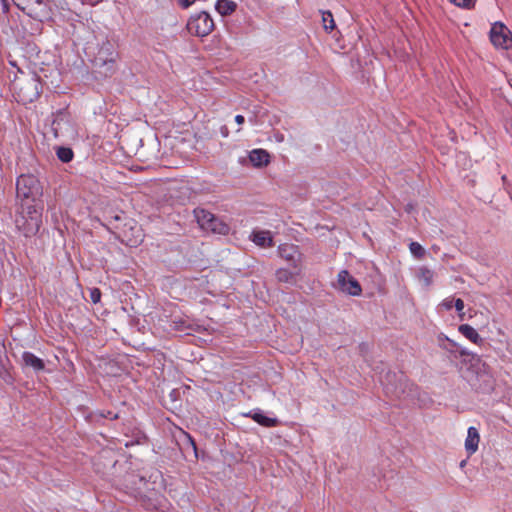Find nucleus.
Returning a JSON list of instances; mask_svg holds the SVG:
<instances>
[{"label":"nucleus","mask_w":512,"mask_h":512,"mask_svg":"<svg viewBox=\"0 0 512 512\" xmlns=\"http://www.w3.org/2000/svg\"><path fill=\"white\" fill-rule=\"evenodd\" d=\"M23 212L15 220L16 227L25 237H31L38 233L42 223V207L37 204H23Z\"/></svg>","instance_id":"obj_1"},{"label":"nucleus","mask_w":512,"mask_h":512,"mask_svg":"<svg viewBox=\"0 0 512 512\" xmlns=\"http://www.w3.org/2000/svg\"><path fill=\"white\" fill-rule=\"evenodd\" d=\"M471 366L476 370L471 372L468 381L470 385L479 392L490 393L494 389L495 380L491 373L486 371V365L476 356H471Z\"/></svg>","instance_id":"obj_2"},{"label":"nucleus","mask_w":512,"mask_h":512,"mask_svg":"<svg viewBox=\"0 0 512 512\" xmlns=\"http://www.w3.org/2000/svg\"><path fill=\"white\" fill-rule=\"evenodd\" d=\"M115 57L113 45L107 41L101 45L92 60L93 67L100 75L111 76L115 72Z\"/></svg>","instance_id":"obj_3"},{"label":"nucleus","mask_w":512,"mask_h":512,"mask_svg":"<svg viewBox=\"0 0 512 512\" xmlns=\"http://www.w3.org/2000/svg\"><path fill=\"white\" fill-rule=\"evenodd\" d=\"M17 198L23 201H36L42 196V187L39 180L33 175H21L16 181Z\"/></svg>","instance_id":"obj_4"},{"label":"nucleus","mask_w":512,"mask_h":512,"mask_svg":"<svg viewBox=\"0 0 512 512\" xmlns=\"http://www.w3.org/2000/svg\"><path fill=\"white\" fill-rule=\"evenodd\" d=\"M381 382L387 393H390L396 398L404 396L406 391H412L413 384L409 383L406 375L402 372H387Z\"/></svg>","instance_id":"obj_5"},{"label":"nucleus","mask_w":512,"mask_h":512,"mask_svg":"<svg viewBox=\"0 0 512 512\" xmlns=\"http://www.w3.org/2000/svg\"><path fill=\"white\" fill-rule=\"evenodd\" d=\"M18 101L23 104L32 103L40 97L42 85L36 77H30L15 85Z\"/></svg>","instance_id":"obj_6"},{"label":"nucleus","mask_w":512,"mask_h":512,"mask_svg":"<svg viewBox=\"0 0 512 512\" xmlns=\"http://www.w3.org/2000/svg\"><path fill=\"white\" fill-rule=\"evenodd\" d=\"M214 29V22L210 15L202 11L190 17L187 23V30L198 37L209 35Z\"/></svg>","instance_id":"obj_7"},{"label":"nucleus","mask_w":512,"mask_h":512,"mask_svg":"<svg viewBox=\"0 0 512 512\" xmlns=\"http://www.w3.org/2000/svg\"><path fill=\"white\" fill-rule=\"evenodd\" d=\"M490 40L496 48L507 50L512 47V33L501 22H496L492 25Z\"/></svg>","instance_id":"obj_8"},{"label":"nucleus","mask_w":512,"mask_h":512,"mask_svg":"<svg viewBox=\"0 0 512 512\" xmlns=\"http://www.w3.org/2000/svg\"><path fill=\"white\" fill-rule=\"evenodd\" d=\"M336 287L351 296H359L362 293L360 283L347 270L338 273Z\"/></svg>","instance_id":"obj_9"},{"label":"nucleus","mask_w":512,"mask_h":512,"mask_svg":"<svg viewBox=\"0 0 512 512\" xmlns=\"http://www.w3.org/2000/svg\"><path fill=\"white\" fill-rule=\"evenodd\" d=\"M279 254L281 258L290 262V265L293 269H297L299 267L298 261L300 259V252L298 247L293 244H281L278 248Z\"/></svg>","instance_id":"obj_10"},{"label":"nucleus","mask_w":512,"mask_h":512,"mask_svg":"<svg viewBox=\"0 0 512 512\" xmlns=\"http://www.w3.org/2000/svg\"><path fill=\"white\" fill-rule=\"evenodd\" d=\"M22 362L25 368L33 370L35 373H39L45 370V362L41 358L29 351H25L22 354Z\"/></svg>","instance_id":"obj_11"},{"label":"nucleus","mask_w":512,"mask_h":512,"mask_svg":"<svg viewBox=\"0 0 512 512\" xmlns=\"http://www.w3.org/2000/svg\"><path fill=\"white\" fill-rule=\"evenodd\" d=\"M479 441L480 435L477 428L469 427L467 431V437L465 440V449L468 455H472L477 451Z\"/></svg>","instance_id":"obj_12"},{"label":"nucleus","mask_w":512,"mask_h":512,"mask_svg":"<svg viewBox=\"0 0 512 512\" xmlns=\"http://www.w3.org/2000/svg\"><path fill=\"white\" fill-rule=\"evenodd\" d=\"M248 416L264 427H275L279 424V420L277 418L268 417L261 410L250 412Z\"/></svg>","instance_id":"obj_13"},{"label":"nucleus","mask_w":512,"mask_h":512,"mask_svg":"<svg viewBox=\"0 0 512 512\" xmlns=\"http://www.w3.org/2000/svg\"><path fill=\"white\" fill-rule=\"evenodd\" d=\"M251 239L256 245L261 247H272L274 245L269 231H253Z\"/></svg>","instance_id":"obj_14"},{"label":"nucleus","mask_w":512,"mask_h":512,"mask_svg":"<svg viewBox=\"0 0 512 512\" xmlns=\"http://www.w3.org/2000/svg\"><path fill=\"white\" fill-rule=\"evenodd\" d=\"M269 153L263 149H254L249 154V159L254 166L262 167L269 163Z\"/></svg>","instance_id":"obj_15"},{"label":"nucleus","mask_w":512,"mask_h":512,"mask_svg":"<svg viewBox=\"0 0 512 512\" xmlns=\"http://www.w3.org/2000/svg\"><path fill=\"white\" fill-rule=\"evenodd\" d=\"M18 9L29 16H33L36 7L42 3V0H13Z\"/></svg>","instance_id":"obj_16"},{"label":"nucleus","mask_w":512,"mask_h":512,"mask_svg":"<svg viewBox=\"0 0 512 512\" xmlns=\"http://www.w3.org/2000/svg\"><path fill=\"white\" fill-rule=\"evenodd\" d=\"M68 122L67 113L64 110H59L52 121L51 127L55 137H59L62 134V124Z\"/></svg>","instance_id":"obj_17"},{"label":"nucleus","mask_w":512,"mask_h":512,"mask_svg":"<svg viewBox=\"0 0 512 512\" xmlns=\"http://www.w3.org/2000/svg\"><path fill=\"white\" fill-rule=\"evenodd\" d=\"M300 272V268L297 267V269H294V271H290L289 269L285 268H279L276 273V279L278 282L281 283H294L295 282V276L298 275Z\"/></svg>","instance_id":"obj_18"},{"label":"nucleus","mask_w":512,"mask_h":512,"mask_svg":"<svg viewBox=\"0 0 512 512\" xmlns=\"http://www.w3.org/2000/svg\"><path fill=\"white\" fill-rule=\"evenodd\" d=\"M237 8L236 2L232 0H218L215 9L222 16L231 15Z\"/></svg>","instance_id":"obj_19"},{"label":"nucleus","mask_w":512,"mask_h":512,"mask_svg":"<svg viewBox=\"0 0 512 512\" xmlns=\"http://www.w3.org/2000/svg\"><path fill=\"white\" fill-rule=\"evenodd\" d=\"M204 230L226 235L229 232V226L214 215L211 223H209Z\"/></svg>","instance_id":"obj_20"},{"label":"nucleus","mask_w":512,"mask_h":512,"mask_svg":"<svg viewBox=\"0 0 512 512\" xmlns=\"http://www.w3.org/2000/svg\"><path fill=\"white\" fill-rule=\"evenodd\" d=\"M459 332L475 344H481L483 339L477 333V331L468 324H462L459 326Z\"/></svg>","instance_id":"obj_21"},{"label":"nucleus","mask_w":512,"mask_h":512,"mask_svg":"<svg viewBox=\"0 0 512 512\" xmlns=\"http://www.w3.org/2000/svg\"><path fill=\"white\" fill-rule=\"evenodd\" d=\"M194 216L199 226L204 230L207 227V225L211 223L214 214H212L208 210L196 208L194 210Z\"/></svg>","instance_id":"obj_22"},{"label":"nucleus","mask_w":512,"mask_h":512,"mask_svg":"<svg viewBox=\"0 0 512 512\" xmlns=\"http://www.w3.org/2000/svg\"><path fill=\"white\" fill-rule=\"evenodd\" d=\"M56 155L60 161H62L63 163H68L73 159L74 152L69 147L61 146L57 148Z\"/></svg>","instance_id":"obj_23"},{"label":"nucleus","mask_w":512,"mask_h":512,"mask_svg":"<svg viewBox=\"0 0 512 512\" xmlns=\"http://www.w3.org/2000/svg\"><path fill=\"white\" fill-rule=\"evenodd\" d=\"M322 23H323L324 29L327 32H331L336 27L333 15H332V13L330 11H323L322 12Z\"/></svg>","instance_id":"obj_24"},{"label":"nucleus","mask_w":512,"mask_h":512,"mask_svg":"<svg viewBox=\"0 0 512 512\" xmlns=\"http://www.w3.org/2000/svg\"><path fill=\"white\" fill-rule=\"evenodd\" d=\"M433 275V272L426 267H422L419 269V278L427 286H429L432 283Z\"/></svg>","instance_id":"obj_25"},{"label":"nucleus","mask_w":512,"mask_h":512,"mask_svg":"<svg viewBox=\"0 0 512 512\" xmlns=\"http://www.w3.org/2000/svg\"><path fill=\"white\" fill-rule=\"evenodd\" d=\"M409 248L411 253L418 259L425 255L424 248L418 242H411Z\"/></svg>","instance_id":"obj_26"},{"label":"nucleus","mask_w":512,"mask_h":512,"mask_svg":"<svg viewBox=\"0 0 512 512\" xmlns=\"http://www.w3.org/2000/svg\"><path fill=\"white\" fill-rule=\"evenodd\" d=\"M450 2L463 8H470L473 5V0H450Z\"/></svg>","instance_id":"obj_27"},{"label":"nucleus","mask_w":512,"mask_h":512,"mask_svg":"<svg viewBox=\"0 0 512 512\" xmlns=\"http://www.w3.org/2000/svg\"><path fill=\"white\" fill-rule=\"evenodd\" d=\"M90 298L93 303H98L101 299V291L98 288L91 290Z\"/></svg>","instance_id":"obj_28"},{"label":"nucleus","mask_w":512,"mask_h":512,"mask_svg":"<svg viewBox=\"0 0 512 512\" xmlns=\"http://www.w3.org/2000/svg\"><path fill=\"white\" fill-rule=\"evenodd\" d=\"M100 416H101V417H104V418H109V419H111V420H115V419H118V418H119L118 413H115V412H113V411H111V410H108V411H106V412L102 411V412L100 413Z\"/></svg>","instance_id":"obj_29"},{"label":"nucleus","mask_w":512,"mask_h":512,"mask_svg":"<svg viewBox=\"0 0 512 512\" xmlns=\"http://www.w3.org/2000/svg\"><path fill=\"white\" fill-rule=\"evenodd\" d=\"M186 438H187V441H188L189 445L191 446L192 450L194 451L195 456H197V447H196L195 441L189 434H186Z\"/></svg>","instance_id":"obj_30"},{"label":"nucleus","mask_w":512,"mask_h":512,"mask_svg":"<svg viewBox=\"0 0 512 512\" xmlns=\"http://www.w3.org/2000/svg\"><path fill=\"white\" fill-rule=\"evenodd\" d=\"M454 306L458 312H461L464 309V301L460 298H457L454 302Z\"/></svg>","instance_id":"obj_31"},{"label":"nucleus","mask_w":512,"mask_h":512,"mask_svg":"<svg viewBox=\"0 0 512 512\" xmlns=\"http://www.w3.org/2000/svg\"><path fill=\"white\" fill-rule=\"evenodd\" d=\"M195 2V0H179L180 6L183 8H188L190 5H192Z\"/></svg>","instance_id":"obj_32"},{"label":"nucleus","mask_w":512,"mask_h":512,"mask_svg":"<svg viewBox=\"0 0 512 512\" xmlns=\"http://www.w3.org/2000/svg\"><path fill=\"white\" fill-rule=\"evenodd\" d=\"M442 306H444L446 310H450L453 307V301L449 300V299H445L442 302Z\"/></svg>","instance_id":"obj_33"},{"label":"nucleus","mask_w":512,"mask_h":512,"mask_svg":"<svg viewBox=\"0 0 512 512\" xmlns=\"http://www.w3.org/2000/svg\"><path fill=\"white\" fill-rule=\"evenodd\" d=\"M2 4V9L4 13H7L9 11V3L8 0H0Z\"/></svg>","instance_id":"obj_34"},{"label":"nucleus","mask_w":512,"mask_h":512,"mask_svg":"<svg viewBox=\"0 0 512 512\" xmlns=\"http://www.w3.org/2000/svg\"><path fill=\"white\" fill-rule=\"evenodd\" d=\"M235 121H236L237 124H243L244 121H245V118L242 115H236Z\"/></svg>","instance_id":"obj_35"},{"label":"nucleus","mask_w":512,"mask_h":512,"mask_svg":"<svg viewBox=\"0 0 512 512\" xmlns=\"http://www.w3.org/2000/svg\"><path fill=\"white\" fill-rule=\"evenodd\" d=\"M221 132H222V134H223L224 136H227V135H228V129H227V127H226V126H223V127L221 128Z\"/></svg>","instance_id":"obj_36"},{"label":"nucleus","mask_w":512,"mask_h":512,"mask_svg":"<svg viewBox=\"0 0 512 512\" xmlns=\"http://www.w3.org/2000/svg\"><path fill=\"white\" fill-rule=\"evenodd\" d=\"M460 354H461L462 356H466V355L468 356V355H469V354H468L466 351H464V350H461V351H460Z\"/></svg>","instance_id":"obj_37"}]
</instances>
